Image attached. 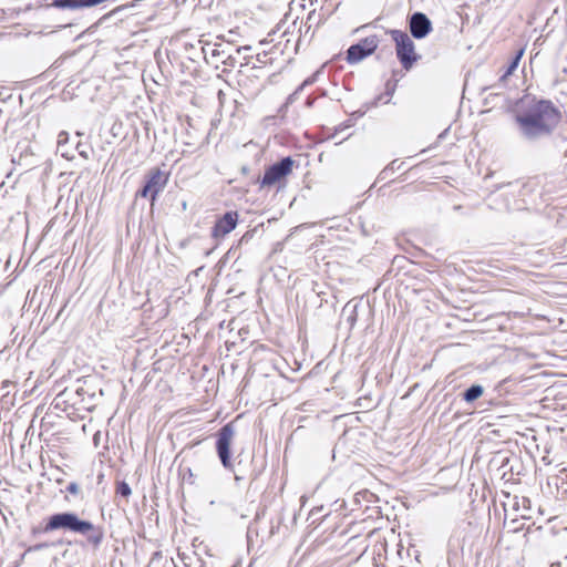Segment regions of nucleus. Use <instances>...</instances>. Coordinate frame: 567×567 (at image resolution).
Returning a JSON list of instances; mask_svg holds the SVG:
<instances>
[{
    "label": "nucleus",
    "instance_id": "11",
    "mask_svg": "<svg viewBox=\"0 0 567 567\" xmlns=\"http://www.w3.org/2000/svg\"><path fill=\"white\" fill-rule=\"evenodd\" d=\"M483 392L484 389L481 384H472L463 392L462 396L464 401L472 403L477 400L483 394Z\"/></svg>",
    "mask_w": 567,
    "mask_h": 567
},
{
    "label": "nucleus",
    "instance_id": "15",
    "mask_svg": "<svg viewBox=\"0 0 567 567\" xmlns=\"http://www.w3.org/2000/svg\"><path fill=\"white\" fill-rule=\"evenodd\" d=\"M136 197H143V198L150 197L151 200L154 202L153 200V190L150 187V185H147L146 183L143 185V187L141 189H138L136 192Z\"/></svg>",
    "mask_w": 567,
    "mask_h": 567
},
{
    "label": "nucleus",
    "instance_id": "17",
    "mask_svg": "<svg viewBox=\"0 0 567 567\" xmlns=\"http://www.w3.org/2000/svg\"><path fill=\"white\" fill-rule=\"evenodd\" d=\"M69 140V134L64 131L60 132L58 135V147L61 148L63 144H65Z\"/></svg>",
    "mask_w": 567,
    "mask_h": 567
},
{
    "label": "nucleus",
    "instance_id": "23",
    "mask_svg": "<svg viewBox=\"0 0 567 567\" xmlns=\"http://www.w3.org/2000/svg\"><path fill=\"white\" fill-rule=\"evenodd\" d=\"M298 99V95L297 93L292 92L288 97H287V104H292L297 101Z\"/></svg>",
    "mask_w": 567,
    "mask_h": 567
},
{
    "label": "nucleus",
    "instance_id": "12",
    "mask_svg": "<svg viewBox=\"0 0 567 567\" xmlns=\"http://www.w3.org/2000/svg\"><path fill=\"white\" fill-rule=\"evenodd\" d=\"M322 22L323 18L320 13H317L316 10L310 11L305 23V37L310 32L313 25L319 27Z\"/></svg>",
    "mask_w": 567,
    "mask_h": 567
},
{
    "label": "nucleus",
    "instance_id": "10",
    "mask_svg": "<svg viewBox=\"0 0 567 567\" xmlns=\"http://www.w3.org/2000/svg\"><path fill=\"white\" fill-rule=\"evenodd\" d=\"M524 55V49H519L516 54L513 56L512 61L509 62V64L507 65L506 70L504 71V73L499 76L498 79V83L496 84H493L491 86H487L485 87L484 90L487 91V90H495L497 87H502V86H505L506 85V81L508 79L509 75L513 74V72L517 69L518 64H519V61L520 59L523 58Z\"/></svg>",
    "mask_w": 567,
    "mask_h": 567
},
{
    "label": "nucleus",
    "instance_id": "14",
    "mask_svg": "<svg viewBox=\"0 0 567 567\" xmlns=\"http://www.w3.org/2000/svg\"><path fill=\"white\" fill-rule=\"evenodd\" d=\"M136 197H143V198L150 197L151 200L154 202L153 200V190L150 187V185H147L146 183L143 185V187L141 189H138L136 192Z\"/></svg>",
    "mask_w": 567,
    "mask_h": 567
},
{
    "label": "nucleus",
    "instance_id": "31",
    "mask_svg": "<svg viewBox=\"0 0 567 567\" xmlns=\"http://www.w3.org/2000/svg\"><path fill=\"white\" fill-rule=\"evenodd\" d=\"M550 567H561V563L560 561L551 563Z\"/></svg>",
    "mask_w": 567,
    "mask_h": 567
},
{
    "label": "nucleus",
    "instance_id": "13",
    "mask_svg": "<svg viewBox=\"0 0 567 567\" xmlns=\"http://www.w3.org/2000/svg\"><path fill=\"white\" fill-rule=\"evenodd\" d=\"M116 494L127 498L128 496H131L132 489L126 482L120 481L116 483Z\"/></svg>",
    "mask_w": 567,
    "mask_h": 567
},
{
    "label": "nucleus",
    "instance_id": "5",
    "mask_svg": "<svg viewBox=\"0 0 567 567\" xmlns=\"http://www.w3.org/2000/svg\"><path fill=\"white\" fill-rule=\"evenodd\" d=\"M235 436V427L233 423H227L217 432L216 451L217 455L225 468H231L230 445Z\"/></svg>",
    "mask_w": 567,
    "mask_h": 567
},
{
    "label": "nucleus",
    "instance_id": "6",
    "mask_svg": "<svg viewBox=\"0 0 567 567\" xmlns=\"http://www.w3.org/2000/svg\"><path fill=\"white\" fill-rule=\"evenodd\" d=\"M379 45V38L377 35H370L358 43L352 44L347 50V62L349 64H355L361 62L364 58L371 55Z\"/></svg>",
    "mask_w": 567,
    "mask_h": 567
},
{
    "label": "nucleus",
    "instance_id": "34",
    "mask_svg": "<svg viewBox=\"0 0 567 567\" xmlns=\"http://www.w3.org/2000/svg\"><path fill=\"white\" fill-rule=\"evenodd\" d=\"M63 394H65V392L59 393V395H56V399H60V396H62Z\"/></svg>",
    "mask_w": 567,
    "mask_h": 567
},
{
    "label": "nucleus",
    "instance_id": "26",
    "mask_svg": "<svg viewBox=\"0 0 567 567\" xmlns=\"http://www.w3.org/2000/svg\"><path fill=\"white\" fill-rule=\"evenodd\" d=\"M11 384H12V382H11V381H9V380H4V381L2 382V390H6V394H8V393H9V391H8L7 389H8Z\"/></svg>",
    "mask_w": 567,
    "mask_h": 567
},
{
    "label": "nucleus",
    "instance_id": "2",
    "mask_svg": "<svg viewBox=\"0 0 567 567\" xmlns=\"http://www.w3.org/2000/svg\"><path fill=\"white\" fill-rule=\"evenodd\" d=\"M62 530L84 536L87 544L93 548H99L104 538V532L101 526H96L90 520L82 519L74 512H61L48 517L44 532Z\"/></svg>",
    "mask_w": 567,
    "mask_h": 567
},
{
    "label": "nucleus",
    "instance_id": "25",
    "mask_svg": "<svg viewBox=\"0 0 567 567\" xmlns=\"http://www.w3.org/2000/svg\"><path fill=\"white\" fill-rule=\"evenodd\" d=\"M315 101H316V99H315V97H312V96H308V99H307V101H306V106H307V107H312V106H313V104H315Z\"/></svg>",
    "mask_w": 567,
    "mask_h": 567
},
{
    "label": "nucleus",
    "instance_id": "28",
    "mask_svg": "<svg viewBox=\"0 0 567 567\" xmlns=\"http://www.w3.org/2000/svg\"><path fill=\"white\" fill-rule=\"evenodd\" d=\"M306 86H302V83L295 90V93L299 96V94L305 90Z\"/></svg>",
    "mask_w": 567,
    "mask_h": 567
},
{
    "label": "nucleus",
    "instance_id": "33",
    "mask_svg": "<svg viewBox=\"0 0 567 567\" xmlns=\"http://www.w3.org/2000/svg\"><path fill=\"white\" fill-rule=\"evenodd\" d=\"M63 394H65V392L59 393V395H56V399H60V396H62Z\"/></svg>",
    "mask_w": 567,
    "mask_h": 567
},
{
    "label": "nucleus",
    "instance_id": "27",
    "mask_svg": "<svg viewBox=\"0 0 567 567\" xmlns=\"http://www.w3.org/2000/svg\"><path fill=\"white\" fill-rule=\"evenodd\" d=\"M395 89V84L391 86L390 82L386 83V93L392 95Z\"/></svg>",
    "mask_w": 567,
    "mask_h": 567
},
{
    "label": "nucleus",
    "instance_id": "1",
    "mask_svg": "<svg viewBox=\"0 0 567 567\" xmlns=\"http://www.w3.org/2000/svg\"><path fill=\"white\" fill-rule=\"evenodd\" d=\"M513 118L519 137L527 143H537L554 135L563 113L550 100L525 95L516 102Z\"/></svg>",
    "mask_w": 567,
    "mask_h": 567
},
{
    "label": "nucleus",
    "instance_id": "22",
    "mask_svg": "<svg viewBox=\"0 0 567 567\" xmlns=\"http://www.w3.org/2000/svg\"><path fill=\"white\" fill-rule=\"evenodd\" d=\"M221 62L229 66H235L236 59L233 58L230 54L226 56V59H223Z\"/></svg>",
    "mask_w": 567,
    "mask_h": 567
},
{
    "label": "nucleus",
    "instance_id": "24",
    "mask_svg": "<svg viewBox=\"0 0 567 567\" xmlns=\"http://www.w3.org/2000/svg\"><path fill=\"white\" fill-rule=\"evenodd\" d=\"M557 137L561 140V142H567V128L566 130H561L558 134H557Z\"/></svg>",
    "mask_w": 567,
    "mask_h": 567
},
{
    "label": "nucleus",
    "instance_id": "29",
    "mask_svg": "<svg viewBox=\"0 0 567 567\" xmlns=\"http://www.w3.org/2000/svg\"><path fill=\"white\" fill-rule=\"evenodd\" d=\"M84 392V389L83 388H79L76 391H75V394L81 396L82 393Z\"/></svg>",
    "mask_w": 567,
    "mask_h": 567
},
{
    "label": "nucleus",
    "instance_id": "3",
    "mask_svg": "<svg viewBox=\"0 0 567 567\" xmlns=\"http://www.w3.org/2000/svg\"><path fill=\"white\" fill-rule=\"evenodd\" d=\"M390 34L395 43L398 60L403 69L409 71L420 59V55L415 52L414 42L406 32L401 30H391Z\"/></svg>",
    "mask_w": 567,
    "mask_h": 567
},
{
    "label": "nucleus",
    "instance_id": "36",
    "mask_svg": "<svg viewBox=\"0 0 567 567\" xmlns=\"http://www.w3.org/2000/svg\"><path fill=\"white\" fill-rule=\"evenodd\" d=\"M565 561L567 563V556L565 557Z\"/></svg>",
    "mask_w": 567,
    "mask_h": 567
},
{
    "label": "nucleus",
    "instance_id": "32",
    "mask_svg": "<svg viewBox=\"0 0 567 567\" xmlns=\"http://www.w3.org/2000/svg\"><path fill=\"white\" fill-rule=\"evenodd\" d=\"M45 545L41 544V545H37L34 546V549H40V548H43Z\"/></svg>",
    "mask_w": 567,
    "mask_h": 567
},
{
    "label": "nucleus",
    "instance_id": "19",
    "mask_svg": "<svg viewBox=\"0 0 567 567\" xmlns=\"http://www.w3.org/2000/svg\"><path fill=\"white\" fill-rule=\"evenodd\" d=\"M319 74V71H317L316 73H313L312 75H310L309 78H307L303 82H302V86H309V85H312L316 81H317V76Z\"/></svg>",
    "mask_w": 567,
    "mask_h": 567
},
{
    "label": "nucleus",
    "instance_id": "4",
    "mask_svg": "<svg viewBox=\"0 0 567 567\" xmlns=\"http://www.w3.org/2000/svg\"><path fill=\"white\" fill-rule=\"evenodd\" d=\"M293 163L290 156H286L267 167L264 177L260 179V187H272L280 183L292 172Z\"/></svg>",
    "mask_w": 567,
    "mask_h": 567
},
{
    "label": "nucleus",
    "instance_id": "30",
    "mask_svg": "<svg viewBox=\"0 0 567 567\" xmlns=\"http://www.w3.org/2000/svg\"><path fill=\"white\" fill-rule=\"evenodd\" d=\"M244 50H250V47H240L237 49V52L240 53Z\"/></svg>",
    "mask_w": 567,
    "mask_h": 567
},
{
    "label": "nucleus",
    "instance_id": "18",
    "mask_svg": "<svg viewBox=\"0 0 567 567\" xmlns=\"http://www.w3.org/2000/svg\"><path fill=\"white\" fill-rule=\"evenodd\" d=\"M256 61L259 64H267L268 63V53L261 52L256 55Z\"/></svg>",
    "mask_w": 567,
    "mask_h": 567
},
{
    "label": "nucleus",
    "instance_id": "8",
    "mask_svg": "<svg viewBox=\"0 0 567 567\" xmlns=\"http://www.w3.org/2000/svg\"><path fill=\"white\" fill-rule=\"evenodd\" d=\"M409 27L415 39H423L432 31V22L423 12H414L410 17Z\"/></svg>",
    "mask_w": 567,
    "mask_h": 567
},
{
    "label": "nucleus",
    "instance_id": "35",
    "mask_svg": "<svg viewBox=\"0 0 567 567\" xmlns=\"http://www.w3.org/2000/svg\"><path fill=\"white\" fill-rule=\"evenodd\" d=\"M157 556H161V554L159 553H155L154 558H156Z\"/></svg>",
    "mask_w": 567,
    "mask_h": 567
},
{
    "label": "nucleus",
    "instance_id": "20",
    "mask_svg": "<svg viewBox=\"0 0 567 567\" xmlns=\"http://www.w3.org/2000/svg\"><path fill=\"white\" fill-rule=\"evenodd\" d=\"M212 55L213 56H217L219 58V60L221 61L223 59H226V53L224 50H220L218 48L214 49L213 52H212Z\"/></svg>",
    "mask_w": 567,
    "mask_h": 567
},
{
    "label": "nucleus",
    "instance_id": "9",
    "mask_svg": "<svg viewBox=\"0 0 567 567\" xmlns=\"http://www.w3.org/2000/svg\"><path fill=\"white\" fill-rule=\"evenodd\" d=\"M168 182V174L161 171L158 167L152 168L146 175L145 183L150 185L153 190V200L165 188Z\"/></svg>",
    "mask_w": 567,
    "mask_h": 567
},
{
    "label": "nucleus",
    "instance_id": "21",
    "mask_svg": "<svg viewBox=\"0 0 567 567\" xmlns=\"http://www.w3.org/2000/svg\"><path fill=\"white\" fill-rule=\"evenodd\" d=\"M212 55L213 56H217L219 58V60L221 61L223 59H226V53L224 50H220L218 48L214 49L213 52H212Z\"/></svg>",
    "mask_w": 567,
    "mask_h": 567
},
{
    "label": "nucleus",
    "instance_id": "7",
    "mask_svg": "<svg viewBox=\"0 0 567 567\" xmlns=\"http://www.w3.org/2000/svg\"><path fill=\"white\" fill-rule=\"evenodd\" d=\"M238 224V213L235 210L227 212L218 218L212 229L214 238H223L233 231Z\"/></svg>",
    "mask_w": 567,
    "mask_h": 567
},
{
    "label": "nucleus",
    "instance_id": "16",
    "mask_svg": "<svg viewBox=\"0 0 567 567\" xmlns=\"http://www.w3.org/2000/svg\"><path fill=\"white\" fill-rule=\"evenodd\" d=\"M66 492H69L72 495H79V493H80V485L76 482H71L66 486Z\"/></svg>",
    "mask_w": 567,
    "mask_h": 567
}]
</instances>
